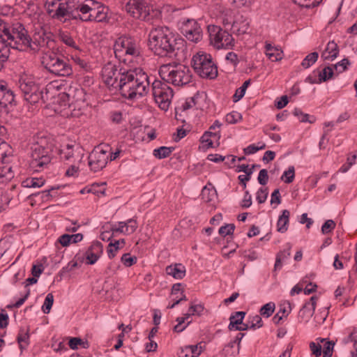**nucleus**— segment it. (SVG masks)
<instances>
[{
    "mask_svg": "<svg viewBox=\"0 0 357 357\" xmlns=\"http://www.w3.org/2000/svg\"><path fill=\"white\" fill-rule=\"evenodd\" d=\"M334 343L328 341L324 345L323 357H332Z\"/></svg>",
    "mask_w": 357,
    "mask_h": 357,
    "instance_id": "680f3d73",
    "label": "nucleus"
},
{
    "mask_svg": "<svg viewBox=\"0 0 357 357\" xmlns=\"http://www.w3.org/2000/svg\"><path fill=\"white\" fill-rule=\"evenodd\" d=\"M125 9L135 19L144 21H149L151 19L150 12L153 9L145 0H129L126 4Z\"/></svg>",
    "mask_w": 357,
    "mask_h": 357,
    "instance_id": "2eb2a0df",
    "label": "nucleus"
},
{
    "mask_svg": "<svg viewBox=\"0 0 357 357\" xmlns=\"http://www.w3.org/2000/svg\"><path fill=\"white\" fill-rule=\"evenodd\" d=\"M45 8L48 15L54 20L66 22L69 20L68 1L46 0Z\"/></svg>",
    "mask_w": 357,
    "mask_h": 357,
    "instance_id": "dca6fc26",
    "label": "nucleus"
},
{
    "mask_svg": "<svg viewBox=\"0 0 357 357\" xmlns=\"http://www.w3.org/2000/svg\"><path fill=\"white\" fill-rule=\"evenodd\" d=\"M201 352V348L199 349L197 345H188L181 350L179 357H198Z\"/></svg>",
    "mask_w": 357,
    "mask_h": 357,
    "instance_id": "c756f323",
    "label": "nucleus"
},
{
    "mask_svg": "<svg viewBox=\"0 0 357 357\" xmlns=\"http://www.w3.org/2000/svg\"><path fill=\"white\" fill-rule=\"evenodd\" d=\"M319 57V54L317 52H312L307 54L301 62V66L304 68H308L312 66Z\"/></svg>",
    "mask_w": 357,
    "mask_h": 357,
    "instance_id": "e433bc0d",
    "label": "nucleus"
},
{
    "mask_svg": "<svg viewBox=\"0 0 357 357\" xmlns=\"http://www.w3.org/2000/svg\"><path fill=\"white\" fill-rule=\"evenodd\" d=\"M178 27L181 33L191 42L197 43L202 38V29L195 19L183 17L178 22Z\"/></svg>",
    "mask_w": 357,
    "mask_h": 357,
    "instance_id": "ddd939ff",
    "label": "nucleus"
},
{
    "mask_svg": "<svg viewBox=\"0 0 357 357\" xmlns=\"http://www.w3.org/2000/svg\"><path fill=\"white\" fill-rule=\"evenodd\" d=\"M258 144H260V146H256L254 144L249 145L243 149L244 153L245 155L253 154L257 151L264 149L266 148V144L263 142H259Z\"/></svg>",
    "mask_w": 357,
    "mask_h": 357,
    "instance_id": "09e8293b",
    "label": "nucleus"
},
{
    "mask_svg": "<svg viewBox=\"0 0 357 357\" xmlns=\"http://www.w3.org/2000/svg\"><path fill=\"white\" fill-rule=\"evenodd\" d=\"M54 303V296L52 293H49L45 298L44 303L42 306L43 312L45 314H48L52 307Z\"/></svg>",
    "mask_w": 357,
    "mask_h": 357,
    "instance_id": "49530a36",
    "label": "nucleus"
},
{
    "mask_svg": "<svg viewBox=\"0 0 357 357\" xmlns=\"http://www.w3.org/2000/svg\"><path fill=\"white\" fill-rule=\"evenodd\" d=\"M114 52L119 61L126 63L140 55V47L135 38L121 36L115 40Z\"/></svg>",
    "mask_w": 357,
    "mask_h": 357,
    "instance_id": "6e6552de",
    "label": "nucleus"
},
{
    "mask_svg": "<svg viewBox=\"0 0 357 357\" xmlns=\"http://www.w3.org/2000/svg\"><path fill=\"white\" fill-rule=\"evenodd\" d=\"M230 3L236 8H249L254 0H229Z\"/></svg>",
    "mask_w": 357,
    "mask_h": 357,
    "instance_id": "603ef678",
    "label": "nucleus"
},
{
    "mask_svg": "<svg viewBox=\"0 0 357 357\" xmlns=\"http://www.w3.org/2000/svg\"><path fill=\"white\" fill-rule=\"evenodd\" d=\"M38 10L39 8L37 4H36L31 1H29L27 3L26 8L24 10V15H25L26 17L30 19H37L39 15Z\"/></svg>",
    "mask_w": 357,
    "mask_h": 357,
    "instance_id": "2f4dec72",
    "label": "nucleus"
},
{
    "mask_svg": "<svg viewBox=\"0 0 357 357\" xmlns=\"http://www.w3.org/2000/svg\"><path fill=\"white\" fill-rule=\"evenodd\" d=\"M138 227L136 220L130 218L126 222H119L117 225L112 227L113 232H119L124 234H131L134 233Z\"/></svg>",
    "mask_w": 357,
    "mask_h": 357,
    "instance_id": "5701e85b",
    "label": "nucleus"
},
{
    "mask_svg": "<svg viewBox=\"0 0 357 357\" xmlns=\"http://www.w3.org/2000/svg\"><path fill=\"white\" fill-rule=\"evenodd\" d=\"M334 75L333 69L330 66L325 67L322 71H319L317 73L319 77V82H326L329 79L332 78Z\"/></svg>",
    "mask_w": 357,
    "mask_h": 357,
    "instance_id": "58836bf2",
    "label": "nucleus"
},
{
    "mask_svg": "<svg viewBox=\"0 0 357 357\" xmlns=\"http://www.w3.org/2000/svg\"><path fill=\"white\" fill-rule=\"evenodd\" d=\"M117 91L126 99H138L149 90L150 78L141 68L126 70L119 80Z\"/></svg>",
    "mask_w": 357,
    "mask_h": 357,
    "instance_id": "7ed1b4c3",
    "label": "nucleus"
},
{
    "mask_svg": "<svg viewBox=\"0 0 357 357\" xmlns=\"http://www.w3.org/2000/svg\"><path fill=\"white\" fill-rule=\"evenodd\" d=\"M336 224L333 220H326L321 227L323 234H327L331 232L335 227Z\"/></svg>",
    "mask_w": 357,
    "mask_h": 357,
    "instance_id": "4d7b16f0",
    "label": "nucleus"
},
{
    "mask_svg": "<svg viewBox=\"0 0 357 357\" xmlns=\"http://www.w3.org/2000/svg\"><path fill=\"white\" fill-rule=\"evenodd\" d=\"M159 74L163 81L175 86H183L191 82L192 74L190 68L181 63L172 62L162 65Z\"/></svg>",
    "mask_w": 357,
    "mask_h": 357,
    "instance_id": "423d86ee",
    "label": "nucleus"
},
{
    "mask_svg": "<svg viewBox=\"0 0 357 357\" xmlns=\"http://www.w3.org/2000/svg\"><path fill=\"white\" fill-rule=\"evenodd\" d=\"M166 273L174 278L180 280L185 275V268L181 264H175L174 265L167 266Z\"/></svg>",
    "mask_w": 357,
    "mask_h": 357,
    "instance_id": "a878e982",
    "label": "nucleus"
},
{
    "mask_svg": "<svg viewBox=\"0 0 357 357\" xmlns=\"http://www.w3.org/2000/svg\"><path fill=\"white\" fill-rule=\"evenodd\" d=\"M24 46L26 51L32 53L38 52L42 47H46L47 50H43L41 63L50 73L57 76L68 77L73 74V68L66 58L56 47L53 35L43 30L36 31L32 36L24 33Z\"/></svg>",
    "mask_w": 357,
    "mask_h": 357,
    "instance_id": "f257e3e1",
    "label": "nucleus"
},
{
    "mask_svg": "<svg viewBox=\"0 0 357 357\" xmlns=\"http://www.w3.org/2000/svg\"><path fill=\"white\" fill-rule=\"evenodd\" d=\"M149 42L154 54L161 57H178L185 50V40L166 26L152 29Z\"/></svg>",
    "mask_w": 357,
    "mask_h": 357,
    "instance_id": "f03ea898",
    "label": "nucleus"
},
{
    "mask_svg": "<svg viewBox=\"0 0 357 357\" xmlns=\"http://www.w3.org/2000/svg\"><path fill=\"white\" fill-rule=\"evenodd\" d=\"M152 94L160 109L167 111L173 97V90L165 81L154 79L151 84Z\"/></svg>",
    "mask_w": 357,
    "mask_h": 357,
    "instance_id": "9d476101",
    "label": "nucleus"
},
{
    "mask_svg": "<svg viewBox=\"0 0 357 357\" xmlns=\"http://www.w3.org/2000/svg\"><path fill=\"white\" fill-rule=\"evenodd\" d=\"M49 92L50 91H46L45 96L40 89L38 79L24 73V107H27L29 111L33 113L37 109V103L40 98L49 100Z\"/></svg>",
    "mask_w": 357,
    "mask_h": 357,
    "instance_id": "0eeeda50",
    "label": "nucleus"
},
{
    "mask_svg": "<svg viewBox=\"0 0 357 357\" xmlns=\"http://www.w3.org/2000/svg\"><path fill=\"white\" fill-rule=\"evenodd\" d=\"M103 183L101 185L99 184H93L89 187V190H87V193H92L94 195H104L105 194V188H102Z\"/></svg>",
    "mask_w": 357,
    "mask_h": 357,
    "instance_id": "bf43d9fd",
    "label": "nucleus"
},
{
    "mask_svg": "<svg viewBox=\"0 0 357 357\" xmlns=\"http://www.w3.org/2000/svg\"><path fill=\"white\" fill-rule=\"evenodd\" d=\"M234 342H232L230 341L228 344H227L224 348L222 349L221 351V355L224 356H236L238 354L239 352H238V349L236 351H234Z\"/></svg>",
    "mask_w": 357,
    "mask_h": 357,
    "instance_id": "a18cd8bd",
    "label": "nucleus"
},
{
    "mask_svg": "<svg viewBox=\"0 0 357 357\" xmlns=\"http://www.w3.org/2000/svg\"><path fill=\"white\" fill-rule=\"evenodd\" d=\"M250 79L245 81L243 85L236 90L235 93L233 96V101L234 102L239 101L244 96L246 89L250 84Z\"/></svg>",
    "mask_w": 357,
    "mask_h": 357,
    "instance_id": "c9c22d12",
    "label": "nucleus"
},
{
    "mask_svg": "<svg viewBox=\"0 0 357 357\" xmlns=\"http://www.w3.org/2000/svg\"><path fill=\"white\" fill-rule=\"evenodd\" d=\"M28 146L31 158L29 168L34 172H40L51 162L54 146L52 139L43 133H38L29 139Z\"/></svg>",
    "mask_w": 357,
    "mask_h": 357,
    "instance_id": "20e7f679",
    "label": "nucleus"
},
{
    "mask_svg": "<svg viewBox=\"0 0 357 357\" xmlns=\"http://www.w3.org/2000/svg\"><path fill=\"white\" fill-rule=\"evenodd\" d=\"M211 43L216 49H230L234 45V39L227 31L220 26L209 25L208 26Z\"/></svg>",
    "mask_w": 357,
    "mask_h": 357,
    "instance_id": "9b49d317",
    "label": "nucleus"
},
{
    "mask_svg": "<svg viewBox=\"0 0 357 357\" xmlns=\"http://www.w3.org/2000/svg\"><path fill=\"white\" fill-rule=\"evenodd\" d=\"M266 54L272 61H278L282 59V52L278 48L277 50L266 53Z\"/></svg>",
    "mask_w": 357,
    "mask_h": 357,
    "instance_id": "e2e57ef3",
    "label": "nucleus"
},
{
    "mask_svg": "<svg viewBox=\"0 0 357 357\" xmlns=\"http://www.w3.org/2000/svg\"><path fill=\"white\" fill-rule=\"evenodd\" d=\"M290 212L284 209L282 211L281 215L277 222V230L280 233H284L288 229V225L289 222Z\"/></svg>",
    "mask_w": 357,
    "mask_h": 357,
    "instance_id": "bb28decb",
    "label": "nucleus"
},
{
    "mask_svg": "<svg viewBox=\"0 0 357 357\" xmlns=\"http://www.w3.org/2000/svg\"><path fill=\"white\" fill-rule=\"evenodd\" d=\"M9 149H10V147L7 143L2 142L0 144V163L3 164L9 162V155L7 153Z\"/></svg>",
    "mask_w": 357,
    "mask_h": 357,
    "instance_id": "a19ab883",
    "label": "nucleus"
},
{
    "mask_svg": "<svg viewBox=\"0 0 357 357\" xmlns=\"http://www.w3.org/2000/svg\"><path fill=\"white\" fill-rule=\"evenodd\" d=\"M295 177V169L294 166H289L287 171H284L281 179L286 183H291L293 182Z\"/></svg>",
    "mask_w": 357,
    "mask_h": 357,
    "instance_id": "37998d69",
    "label": "nucleus"
},
{
    "mask_svg": "<svg viewBox=\"0 0 357 357\" xmlns=\"http://www.w3.org/2000/svg\"><path fill=\"white\" fill-rule=\"evenodd\" d=\"M310 348L312 351V354L315 356V357H319L321 354V346L319 343H315L314 342H310Z\"/></svg>",
    "mask_w": 357,
    "mask_h": 357,
    "instance_id": "338daca9",
    "label": "nucleus"
},
{
    "mask_svg": "<svg viewBox=\"0 0 357 357\" xmlns=\"http://www.w3.org/2000/svg\"><path fill=\"white\" fill-rule=\"evenodd\" d=\"M242 119L241 114L238 112L233 111L229 114H227L225 116V121L230 124L236 123Z\"/></svg>",
    "mask_w": 357,
    "mask_h": 357,
    "instance_id": "8fccbe9b",
    "label": "nucleus"
},
{
    "mask_svg": "<svg viewBox=\"0 0 357 357\" xmlns=\"http://www.w3.org/2000/svg\"><path fill=\"white\" fill-rule=\"evenodd\" d=\"M204 310V307L202 304L191 305L189 307V311H192L193 315L201 316Z\"/></svg>",
    "mask_w": 357,
    "mask_h": 357,
    "instance_id": "69168bd1",
    "label": "nucleus"
},
{
    "mask_svg": "<svg viewBox=\"0 0 357 357\" xmlns=\"http://www.w3.org/2000/svg\"><path fill=\"white\" fill-rule=\"evenodd\" d=\"M60 99L63 102V105H68L70 107L73 105L84 102L86 100V93L79 86H70L67 92L59 94Z\"/></svg>",
    "mask_w": 357,
    "mask_h": 357,
    "instance_id": "f3484780",
    "label": "nucleus"
},
{
    "mask_svg": "<svg viewBox=\"0 0 357 357\" xmlns=\"http://www.w3.org/2000/svg\"><path fill=\"white\" fill-rule=\"evenodd\" d=\"M92 0H68L69 20L79 19L84 20V16L89 11Z\"/></svg>",
    "mask_w": 357,
    "mask_h": 357,
    "instance_id": "a211bd4d",
    "label": "nucleus"
},
{
    "mask_svg": "<svg viewBox=\"0 0 357 357\" xmlns=\"http://www.w3.org/2000/svg\"><path fill=\"white\" fill-rule=\"evenodd\" d=\"M60 155L61 159L72 163L79 162L83 156V154L80 153V147L75 143L66 144L63 149L60 150Z\"/></svg>",
    "mask_w": 357,
    "mask_h": 357,
    "instance_id": "aec40b11",
    "label": "nucleus"
},
{
    "mask_svg": "<svg viewBox=\"0 0 357 357\" xmlns=\"http://www.w3.org/2000/svg\"><path fill=\"white\" fill-rule=\"evenodd\" d=\"M257 180L259 184L262 185H265L268 183V175L266 169H262L259 171Z\"/></svg>",
    "mask_w": 357,
    "mask_h": 357,
    "instance_id": "0e129e2a",
    "label": "nucleus"
},
{
    "mask_svg": "<svg viewBox=\"0 0 357 357\" xmlns=\"http://www.w3.org/2000/svg\"><path fill=\"white\" fill-rule=\"evenodd\" d=\"M349 64V61L347 59H343L334 66V68L337 73L339 74L344 72L347 69V66Z\"/></svg>",
    "mask_w": 357,
    "mask_h": 357,
    "instance_id": "052dcab7",
    "label": "nucleus"
},
{
    "mask_svg": "<svg viewBox=\"0 0 357 357\" xmlns=\"http://www.w3.org/2000/svg\"><path fill=\"white\" fill-rule=\"evenodd\" d=\"M195 72L202 78L214 79L218 75L217 66L212 61L211 54L198 52L192 59Z\"/></svg>",
    "mask_w": 357,
    "mask_h": 357,
    "instance_id": "1a4fd4ad",
    "label": "nucleus"
},
{
    "mask_svg": "<svg viewBox=\"0 0 357 357\" xmlns=\"http://www.w3.org/2000/svg\"><path fill=\"white\" fill-rule=\"evenodd\" d=\"M275 304L273 302H269L264 305L260 310V314L266 318L270 317L274 312Z\"/></svg>",
    "mask_w": 357,
    "mask_h": 357,
    "instance_id": "4c0bfd02",
    "label": "nucleus"
},
{
    "mask_svg": "<svg viewBox=\"0 0 357 357\" xmlns=\"http://www.w3.org/2000/svg\"><path fill=\"white\" fill-rule=\"evenodd\" d=\"M16 25L10 29L0 19V70L8 59L10 48L19 52L22 50V24L17 23Z\"/></svg>",
    "mask_w": 357,
    "mask_h": 357,
    "instance_id": "39448f33",
    "label": "nucleus"
},
{
    "mask_svg": "<svg viewBox=\"0 0 357 357\" xmlns=\"http://www.w3.org/2000/svg\"><path fill=\"white\" fill-rule=\"evenodd\" d=\"M174 147L160 146L153 150V155L158 159H163L170 155Z\"/></svg>",
    "mask_w": 357,
    "mask_h": 357,
    "instance_id": "473e14b6",
    "label": "nucleus"
},
{
    "mask_svg": "<svg viewBox=\"0 0 357 357\" xmlns=\"http://www.w3.org/2000/svg\"><path fill=\"white\" fill-rule=\"evenodd\" d=\"M109 146L99 145L89 155V166L93 172H98L106 167L109 157Z\"/></svg>",
    "mask_w": 357,
    "mask_h": 357,
    "instance_id": "4468645a",
    "label": "nucleus"
},
{
    "mask_svg": "<svg viewBox=\"0 0 357 357\" xmlns=\"http://www.w3.org/2000/svg\"><path fill=\"white\" fill-rule=\"evenodd\" d=\"M356 158L357 156L356 154H351L348 155L347 162L342 165L340 169V172L342 173L347 172L351 168V167L355 164Z\"/></svg>",
    "mask_w": 357,
    "mask_h": 357,
    "instance_id": "de8ad7c7",
    "label": "nucleus"
},
{
    "mask_svg": "<svg viewBox=\"0 0 357 357\" xmlns=\"http://www.w3.org/2000/svg\"><path fill=\"white\" fill-rule=\"evenodd\" d=\"M45 183V181L42 178H27L24 179V188H40Z\"/></svg>",
    "mask_w": 357,
    "mask_h": 357,
    "instance_id": "72a5a7b5",
    "label": "nucleus"
},
{
    "mask_svg": "<svg viewBox=\"0 0 357 357\" xmlns=\"http://www.w3.org/2000/svg\"><path fill=\"white\" fill-rule=\"evenodd\" d=\"M246 313L243 311H238L232 314L229 317V324L228 328L231 331L235 329L236 326L242 324Z\"/></svg>",
    "mask_w": 357,
    "mask_h": 357,
    "instance_id": "c85d7f7f",
    "label": "nucleus"
},
{
    "mask_svg": "<svg viewBox=\"0 0 357 357\" xmlns=\"http://www.w3.org/2000/svg\"><path fill=\"white\" fill-rule=\"evenodd\" d=\"M15 102L13 91L8 86L7 83L0 80V109L6 108L8 105Z\"/></svg>",
    "mask_w": 357,
    "mask_h": 357,
    "instance_id": "412c9836",
    "label": "nucleus"
},
{
    "mask_svg": "<svg viewBox=\"0 0 357 357\" xmlns=\"http://www.w3.org/2000/svg\"><path fill=\"white\" fill-rule=\"evenodd\" d=\"M108 8L103 4L92 0L90 3L89 11L84 16V22L96 21L103 22L107 18Z\"/></svg>",
    "mask_w": 357,
    "mask_h": 357,
    "instance_id": "6ab92c4d",
    "label": "nucleus"
},
{
    "mask_svg": "<svg viewBox=\"0 0 357 357\" xmlns=\"http://www.w3.org/2000/svg\"><path fill=\"white\" fill-rule=\"evenodd\" d=\"M293 114L294 116H297L299 119V121L303 123L308 122L310 123H313L316 121V118L313 116H310L307 114H304L300 109L295 108Z\"/></svg>",
    "mask_w": 357,
    "mask_h": 357,
    "instance_id": "f704fd0d",
    "label": "nucleus"
},
{
    "mask_svg": "<svg viewBox=\"0 0 357 357\" xmlns=\"http://www.w3.org/2000/svg\"><path fill=\"white\" fill-rule=\"evenodd\" d=\"M59 37L61 41L66 45L75 49L77 48L75 41L68 33H60Z\"/></svg>",
    "mask_w": 357,
    "mask_h": 357,
    "instance_id": "79ce46f5",
    "label": "nucleus"
},
{
    "mask_svg": "<svg viewBox=\"0 0 357 357\" xmlns=\"http://www.w3.org/2000/svg\"><path fill=\"white\" fill-rule=\"evenodd\" d=\"M69 347L72 349H77L78 345H81L83 348L89 347V342L83 341L79 337H71L68 342Z\"/></svg>",
    "mask_w": 357,
    "mask_h": 357,
    "instance_id": "c03bdc74",
    "label": "nucleus"
},
{
    "mask_svg": "<svg viewBox=\"0 0 357 357\" xmlns=\"http://www.w3.org/2000/svg\"><path fill=\"white\" fill-rule=\"evenodd\" d=\"M268 195V191L266 188H260L257 192L256 199L259 204H263L266 202Z\"/></svg>",
    "mask_w": 357,
    "mask_h": 357,
    "instance_id": "13d9d810",
    "label": "nucleus"
},
{
    "mask_svg": "<svg viewBox=\"0 0 357 357\" xmlns=\"http://www.w3.org/2000/svg\"><path fill=\"white\" fill-rule=\"evenodd\" d=\"M318 298L312 296L310 301L305 303L300 310L298 317L305 321H307L314 314Z\"/></svg>",
    "mask_w": 357,
    "mask_h": 357,
    "instance_id": "b1692460",
    "label": "nucleus"
},
{
    "mask_svg": "<svg viewBox=\"0 0 357 357\" xmlns=\"http://www.w3.org/2000/svg\"><path fill=\"white\" fill-rule=\"evenodd\" d=\"M124 239L115 241L114 243H110L107 248V254L109 259L114 258L117 251L125 245Z\"/></svg>",
    "mask_w": 357,
    "mask_h": 357,
    "instance_id": "7c9ffc66",
    "label": "nucleus"
},
{
    "mask_svg": "<svg viewBox=\"0 0 357 357\" xmlns=\"http://www.w3.org/2000/svg\"><path fill=\"white\" fill-rule=\"evenodd\" d=\"M287 305H289V311H287L285 307L282 309L281 308L272 318V321L275 324H279L281 320H282L283 317H286L288 316L289 313L291 311V304L289 302H287Z\"/></svg>",
    "mask_w": 357,
    "mask_h": 357,
    "instance_id": "ea45409f",
    "label": "nucleus"
},
{
    "mask_svg": "<svg viewBox=\"0 0 357 357\" xmlns=\"http://www.w3.org/2000/svg\"><path fill=\"white\" fill-rule=\"evenodd\" d=\"M339 47L334 41H329L326 45L325 50L321 54V58L324 60L333 61L339 54Z\"/></svg>",
    "mask_w": 357,
    "mask_h": 357,
    "instance_id": "393cba45",
    "label": "nucleus"
},
{
    "mask_svg": "<svg viewBox=\"0 0 357 357\" xmlns=\"http://www.w3.org/2000/svg\"><path fill=\"white\" fill-rule=\"evenodd\" d=\"M125 70H126L122 68L119 69L116 65L110 62L103 66L101 71L102 79L109 91L114 93L117 92L119 80L121 79V75L124 74Z\"/></svg>",
    "mask_w": 357,
    "mask_h": 357,
    "instance_id": "f8f14e48",
    "label": "nucleus"
},
{
    "mask_svg": "<svg viewBox=\"0 0 357 357\" xmlns=\"http://www.w3.org/2000/svg\"><path fill=\"white\" fill-rule=\"evenodd\" d=\"M233 27L236 30L238 34H244L248 30L249 25L248 22H243L241 26H238V22H234L233 24Z\"/></svg>",
    "mask_w": 357,
    "mask_h": 357,
    "instance_id": "774afa93",
    "label": "nucleus"
},
{
    "mask_svg": "<svg viewBox=\"0 0 357 357\" xmlns=\"http://www.w3.org/2000/svg\"><path fill=\"white\" fill-rule=\"evenodd\" d=\"M137 259L135 256H131L130 253H125L121 257V261L126 267H130L136 264Z\"/></svg>",
    "mask_w": 357,
    "mask_h": 357,
    "instance_id": "3c124183",
    "label": "nucleus"
},
{
    "mask_svg": "<svg viewBox=\"0 0 357 357\" xmlns=\"http://www.w3.org/2000/svg\"><path fill=\"white\" fill-rule=\"evenodd\" d=\"M102 244L99 241L93 242L86 251L85 256L87 264H94L102 253Z\"/></svg>",
    "mask_w": 357,
    "mask_h": 357,
    "instance_id": "4be33fe9",
    "label": "nucleus"
},
{
    "mask_svg": "<svg viewBox=\"0 0 357 357\" xmlns=\"http://www.w3.org/2000/svg\"><path fill=\"white\" fill-rule=\"evenodd\" d=\"M235 229V225L234 224H227L225 226H222L219 229V234L222 236H226L227 235L233 234Z\"/></svg>",
    "mask_w": 357,
    "mask_h": 357,
    "instance_id": "5fc2aeb1",
    "label": "nucleus"
},
{
    "mask_svg": "<svg viewBox=\"0 0 357 357\" xmlns=\"http://www.w3.org/2000/svg\"><path fill=\"white\" fill-rule=\"evenodd\" d=\"M250 328L256 329L262 327L263 321L261 317L259 315H255L250 318Z\"/></svg>",
    "mask_w": 357,
    "mask_h": 357,
    "instance_id": "6e6d98bb",
    "label": "nucleus"
},
{
    "mask_svg": "<svg viewBox=\"0 0 357 357\" xmlns=\"http://www.w3.org/2000/svg\"><path fill=\"white\" fill-rule=\"evenodd\" d=\"M290 249L291 248L289 247L288 249L280 251L277 254L275 263L274 265V272L277 271L278 270H280L282 266V261H285L290 257Z\"/></svg>",
    "mask_w": 357,
    "mask_h": 357,
    "instance_id": "cd10ccee",
    "label": "nucleus"
},
{
    "mask_svg": "<svg viewBox=\"0 0 357 357\" xmlns=\"http://www.w3.org/2000/svg\"><path fill=\"white\" fill-rule=\"evenodd\" d=\"M176 321L178 322V324L174 327L173 329L176 333H181L183 331L191 322L190 321L185 325L183 326V324H184L186 321V317H177Z\"/></svg>",
    "mask_w": 357,
    "mask_h": 357,
    "instance_id": "864d4df0",
    "label": "nucleus"
}]
</instances>
